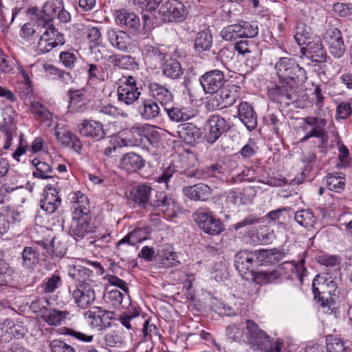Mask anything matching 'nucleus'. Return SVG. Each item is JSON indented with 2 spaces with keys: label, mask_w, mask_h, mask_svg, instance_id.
Instances as JSON below:
<instances>
[{
  "label": "nucleus",
  "mask_w": 352,
  "mask_h": 352,
  "mask_svg": "<svg viewBox=\"0 0 352 352\" xmlns=\"http://www.w3.org/2000/svg\"><path fill=\"white\" fill-rule=\"evenodd\" d=\"M283 256V254L276 249H262L254 252L241 251L236 256L235 267L243 279L266 284L280 278L285 274V271L278 266L272 271L256 272L254 265L274 263L279 261Z\"/></svg>",
  "instance_id": "f257e3e1"
},
{
  "label": "nucleus",
  "mask_w": 352,
  "mask_h": 352,
  "mask_svg": "<svg viewBox=\"0 0 352 352\" xmlns=\"http://www.w3.org/2000/svg\"><path fill=\"white\" fill-rule=\"evenodd\" d=\"M228 339L234 342H245L252 346L253 349L263 352H281L283 342H272L270 337L252 320L246 324H231L226 329Z\"/></svg>",
  "instance_id": "f03ea898"
},
{
  "label": "nucleus",
  "mask_w": 352,
  "mask_h": 352,
  "mask_svg": "<svg viewBox=\"0 0 352 352\" xmlns=\"http://www.w3.org/2000/svg\"><path fill=\"white\" fill-rule=\"evenodd\" d=\"M107 302L115 309H127L120 316L119 320L126 329H132V322L139 316V311L136 307H129L131 305V300L128 292L123 294L118 289H113L108 294Z\"/></svg>",
  "instance_id": "7ed1b4c3"
},
{
  "label": "nucleus",
  "mask_w": 352,
  "mask_h": 352,
  "mask_svg": "<svg viewBox=\"0 0 352 352\" xmlns=\"http://www.w3.org/2000/svg\"><path fill=\"white\" fill-rule=\"evenodd\" d=\"M51 25H37V29H45L42 36L40 37L37 44V50L42 54L49 52L54 47L58 45H63L65 43V38L63 34L60 33L54 26L53 23Z\"/></svg>",
  "instance_id": "20e7f679"
},
{
  "label": "nucleus",
  "mask_w": 352,
  "mask_h": 352,
  "mask_svg": "<svg viewBox=\"0 0 352 352\" xmlns=\"http://www.w3.org/2000/svg\"><path fill=\"white\" fill-rule=\"evenodd\" d=\"M198 227L205 233L217 235L223 230L221 221L207 209H199L193 214Z\"/></svg>",
  "instance_id": "39448f33"
},
{
  "label": "nucleus",
  "mask_w": 352,
  "mask_h": 352,
  "mask_svg": "<svg viewBox=\"0 0 352 352\" xmlns=\"http://www.w3.org/2000/svg\"><path fill=\"white\" fill-rule=\"evenodd\" d=\"M158 16L164 22L183 21L187 15L186 6L177 0L165 1L160 6Z\"/></svg>",
  "instance_id": "423d86ee"
},
{
  "label": "nucleus",
  "mask_w": 352,
  "mask_h": 352,
  "mask_svg": "<svg viewBox=\"0 0 352 352\" xmlns=\"http://www.w3.org/2000/svg\"><path fill=\"white\" fill-rule=\"evenodd\" d=\"M106 37L110 45L118 51L131 52L135 48L134 40L124 30L110 28Z\"/></svg>",
  "instance_id": "0eeeda50"
},
{
  "label": "nucleus",
  "mask_w": 352,
  "mask_h": 352,
  "mask_svg": "<svg viewBox=\"0 0 352 352\" xmlns=\"http://www.w3.org/2000/svg\"><path fill=\"white\" fill-rule=\"evenodd\" d=\"M63 0H47L44 3L41 11L36 8H33L32 14L35 16L36 24L51 25L58 10L63 8Z\"/></svg>",
  "instance_id": "6e6552de"
},
{
  "label": "nucleus",
  "mask_w": 352,
  "mask_h": 352,
  "mask_svg": "<svg viewBox=\"0 0 352 352\" xmlns=\"http://www.w3.org/2000/svg\"><path fill=\"white\" fill-rule=\"evenodd\" d=\"M54 252L51 251V245L40 242L38 247L26 246L21 253V265L26 269H32L39 263L40 254L47 256Z\"/></svg>",
  "instance_id": "1a4fd4ad"
},
{
  "label": "nucleus",
  "mask_w": 352,
  "mask_h": 352,
  "mask_svg": "<svg viewBox=\"0 0 352 352\" xmlns=\"http://www.w3.org/2000/svg\"><path fill=\"white\" fill-rule=\"evenodd\" d=\"M199 82L206 94H214L218 93L228 81L223 72L213 69L202 75L199 78Z\"/></svg>",
  "instance_id": "9d476101"
},
{
  "label": "nucleus",
  "mask_w": 352,
  "mask_h": 352,
  "mask_svg": "<svg viewBox=\"0 0 352 352\" xmlns=\"http://www.w3.org/2000/svg\"><path fill=\"white\" fill-rule=\"evenodd\" d=\"M177 204L175 199L164 192H155L150 200L149 210L161 212L167 217L175 215Z\"/></svg>",
  "instance_id": "9b49d317"
},
{
  "label": "nucleus",
  "mask_w": 352,
  "mask_h": 352,
  "mask_svg": "<svg viewBox=\"0 0 352 352\" xmlns=\"http://www.w3.org/2000/svg\"><path fill=\"white\" fill-rule=\"evenodd\" d=\"M336 283L331 278L324 275H317L312 283V291L315 298H318L321 305L324 307L325 294L334 295L336 290Z\"/></svg>",
  "instance_id": "f8f14e48"
},
{
  "label": "nucleus",
  "mask_w": 352,
  "mask_h": 352,
  "mask_svg": "<svg viewBox=\"0 0 352 352\" xmlns=\"http://www.w3.org/2000/svg\"><path fill=\"white\" fill-rule=\"evenodd\" d=\"M91 219L90 214L72 215L69 234L77 239L94 232L95 226L91 223Z\"/></svg>",
  "instance_id": "ddd939ff"
},
{
  "label": "nucleus",
  "mask_w": 352,
  "mask_h": 352,
  "mask_svg": "<svg viewBox=\"0 0 352 352\" xmlns=\"http://www.w3.org/2000/svg\"><path fill=\"white\" fill-rule=\"evenodd\" d=\"M301 120L312 126L311 130L302 138V141L305 142L311 137L318 138L320 139L321 147L324 148L328 142V134L324 129L327 120L324 118L311 116L302 118Z\"/></svg>",
  "instance_id": "4468645a"
},
{
  "label": "nucleus",
  "mask_w": 352,
  "mask_h": 352,
  "mask_svg": "<svg viewBox=\"0 0 352 352\" xmlns=\"http://www.w3.org/2000/svg\"><path fill=\"white\" fill-rule=\"evenodd\" d=\"M72 296L74 302L81 309L89 307L96 299V293L91 284L76 285Z\"/></svg>",
  "instance_id": "2eb2a0df"
},
{
  "label": "nucleus",
  "mask_w": 352,
  "mask_h": 352,
  "mask_svg": "<svg viewBox=\"0 0 352 352\" xmlns=\"http://www.w3.org/2000/svg\"><path fill=\"white\" fill-rule=\"evenodd\" d=\"M219 92L216 96L218 101L217 107L219 109H224L236 102L239 98L241 87L228 82Z\"/></svg>",
  "instance_id": "dca6fc26"
},
{
  "label": "nucleus",
  "mask_w": 352,
  "mask_h": 352,
  "mask_svg": "<svg viewBox=\"0 0 352 352\" xmlns=\"http://www.w3.org/2000/svg\"><path fill=\"white\" fill-rule=\"evenodd\" d=\"M208 132L205 139L209 144H214L226 131V121L219 115H212L207 120Z\"/></svg>",
  "instance_id": "f3484780"
},
{
  "label": "nucleus",
  "mask_w": 352,
  "mask_h": 352,
  "mask_svg": "<svg viewBox=\"0 0 352 352\" xmlns=\"http://www.w3.org/2000/svg\"><path fill=\"white\" fill-rule=\"evenodd\" d=\"M78 131L85 137L95 139L97 141L104 139L106 133L103 129V124L93 120H85L78 125Z\"/></svg>",
  "instance_id": "a211bd4d"
},
{
  "label": "nucleus",
  "mask_w": 352,
  "mask_h": 352,
  "mask_svg": "<svg viewBox=\"0 0 352 352\" xmlns=\"http://www.w3.org/2000/svg\"><path fill=\"white\" fill-rule=\"evenodd\" d=\"M150 96L156 102H159L163 107L170 105L174 98L173 92L166 86L157 82H150L148 85Z\"/></svg>",
  "instance_id": "6ab92c4d"
},
{
  "label": "nucleus",
  "mask_w": 352,
  "mask_h": 352,
  "mask_svg": "<svg viewBox=\"0 0 352 352\" xmlns=\"http://www.w3.org/2000/svg\"><path fill=\"white\" fill-rule=\"evenodd\" d=\"M324 39L329 45V52L335 58H340L344 53L345 48L341 32L337 28L327 31Z\"/></svg>",
  "instance_id": "aec40b11"
},
{
  "label": "nucleus",
  "mask_w": 352,
  "mask_h": 352,
  "mask_svg": "<svg viewBox=\"0 0 352 352\" xmlns=\"http://www.w3.org/2000/svg\"><path fill=\"white\" fill-rule=\"evenodd\" d=\"M299 50L303 55L307 56L313 62L322 63L325 60L326 52L319 38L307 41L304 45L300 46Z\"/></svg>",
  "instance_id": "412c9836"
},
{
  "label": "nucleus",
  "mask_w": 352,
  "mask_h": 352,
  "mask_svg": "<svg viewBox=\"0 0 352 352\" xmlns=\"http://www.w3.org/2000/svg\"><path fill=\"white\" fill-rule=\"evenodd\" d=\"M69 112L72 113H83L89 108V100L85 95L84 89L69 91Z\"/></svg>",
  "instance_id": "4be33fe9"
},
{
  "label": "nucleus",
  "mask_w": 352,
  "mask_h": 352,
  "mask_svg": "<svg viewBox=\"0 0 352 352\" xmlns=\"http://www.w3.org/2000/svg\"><path fill=\"white\" fill-rule=\"evenodd\" d=\"M43 198L40 201L41 208L50 214L54 213L60 205L61 199L58 195L57 190L51 185H47Z\"/></svg>",
  "instance_id": "5701e85b"
},
{
  "label": "nucleus",
  "mask_w": 352,
  "mask_h": 352,
  "mask_svg": "<svg viewBox=\"0 0 352 352\" xmlns=\"http://www.w3.org/2000/svg\"><path fill=\"white\" fill-rule=\"evenodd\" d=\"M182 192L190 200L204 201L208 200L211 196L212 190L208 185L199 183L184 187Z\"/></svg>",
  "instance_id": "b1692460"
},
{
  "label": "nucleus",
  "mask_w": 352,
  "mask_h": 352,
  "mask_svg": "<svg viewBox=\"0 0 352 352\" xmlns=\"http://www.w3.org/2000/svg\"><path fill=\"white\" fill-rule=\"evenodd\" d=\"M237 116L248 130L252 131L256 127L257 116L253 107L248 102L240 103Z\"/></svg>",
  "instance_id": "393cba45"
},
{
  "label": "nucleus",
  "mask_w": 352,
  "mask_h": 352,
  "mask_svg": "<svg viewBox=\"0 0 352 352\" xmlns=\"http://www.w3.org/2000/svg\"><path fill=\"white\" fill-rule=\"evenodd\" d=\"M116 22L118 25L125 27L131 32H135L140 27L139 17L134 12H130L125 9L116 12Z\"/></svg>",
  "instance_id": "a878e982"
},
{
  "label": "nucleus",
  "mask_w": 352,
  "mask_h": 352,
  "mask_svg": "<svg viewBox=\"0 0 352 352\" xmlns=\"http://www.w3.org/2000/svg\"><path fill=\"white\" fill-rule=\"evenodd\" d=\"M152 188L147 185H139L131 191L133 200L142 208L149 210L150 200L152 198Z\"/></svg>",
  "instance_id": "bb28decb"
},
{
  "label": "nucleus",
  "mask_w": 352,
  "mask_h": 352,
  "mask_svg": "<svg viewBox=\"0 0 352 352\" xmlns=\"http://www.w3.org/2000/svg\"><path fill=\"white\" fill-rule=\"evenodd\" d=\"M177 133L186 144H192L201 136L200 129L190 122L179 124L177 126Z\"/></svg>",
  "instance_id": "cd10ccee"
},
{
  "label": "nucleus",
  "mask_w": 352,
  "mask_h": 352,
  "mask_svg": "<svg viewBox=\"0 0 352 352\" xmlns=\"http://www.w3.org/2000/svg\"><path fill=\"white\" fill-rule=\"evenodd\" d=\"M182 173L187 177H195L199 179H204L210 177H217L219 174L223 173V168L219 164H212L206 166L203 170L186 169Z\"/></svg>",
  "instance_id": "c85d7f7f"
},
{
  "label": "nucleus",
  "mask_w": 352,
  "mask_h": 352,
  "mask_svg": "<svg viewBox=\"0 0 352 352\" xmlns=\"http://www.w3.org/2000/svg\"><path fill=\"white\" fill-rule=\"evenodd\" d=\"M144 160L133 152L126 153L120 161V168L128 172H134L141 169L144 166Z\"/></svg>",
  "instance_id": "c756f323"
},
{
  "label": "nucleus",
  "mask_w": 352,
  "mask_h": 352,
  "mask_svg": "<svg viewBox=\"0 0 352 352\" xmlns=\"http://www.w3.org/2000/svg\"><path fill=\"white\" fill-rule=\"evenodd\" d=\"M145 63L151 67L156 68L162 64L165 54L158 47L152 45H145L142 50Z\"/></svg>",
  "instance_id": "7c9ffc66"
},
{
  "label": "nucleus",
  "mask_w": 352,
  "mask_h": 352,
  "mask_svg": "<svg viewBox=\"0 0 352 352\" xmlns=\"http://www.w3.org/2000/svg\"><path fill=\"white\" fill-rule=\"evenodd\" d=\"M73 204L72 215L89 214V201L87 197L80 191L71 195Z\"/></svg>",
  "instance_id": "2f4dec72"
},
{
  "label": "nucleus",
  "mask_w": 352,
  "mask_h": 352,
  "mask_svg": "<svg viewBox=\"0 0 352 352\" xmlns=\"http://www.w3.org/2000/svg\"><path fill=\"white\" fill-rule=\"evenodd\" d=\"M138 113L142 119L152 120L160 116V109L156 101L146 99L138 107Z\"/></svg>",
  "instance_id": "473e14b6"
},
{
  "label": "nucleus",
  "mask_w": 352,
  "mask_h": 352,
  "mask_svg": "<svg viewBox=\"0 0 352 352\" xmlns=\"http://www.w3.org/2000/svg\"><path fill=\"white\" fill-rule=\"evenodd\" d=\"M162 74L170 79L179 78L183 75V69L179 61L175 58L166 60L162 66Z\"/></svg>",
  "instance_id": "72a5a7b5"
},
{
  "label": "nucleus",
  "mask_w": 352,
  "mask_h": 352,
  "mask_svg": "<svg viewBox=\"0 0 352 352\" xmlns=\"http://www.w3.org/2000/svg\"><path fill=\"white\" fill-rule=\"evenodd\" d=\"M141 95L140 89H132L126 87H118L117 96L118 102L130 105L137 101Z\"/></svg>",
  "instance_id": "f704fd0d"
},
{
  "label": "nucleus",
  "mask_w": 352,
  "mask_h": 352,
  "mask_svg": "<svg viewBox=\"0 0 352 352\" xmlns=\"http://www.w3.org/2000/svg\"><path fill=\"white\" fill-rule=\"evenodd\" d=\"M285 83V80L283 82H280L278 79L277 82L272 83L271 86L268 87L267 94L270 99L275 102L279 103L280 105L286 100Z\"/></svg>",
  "instance_id": "c9c22d12"
},
{
  "label": "nucleus",
  "mask_w": 352,
  "mask_h": 352,
  "mask_svg": "<svg viewBox=\"0 0 352 352\" xmlns=\"http://www.w3.org/2000/svg\"><path fill=\"white\" fill-rule=\"evenodd\" d=\"M287 214L293 215L294 220L300 226L305 228L312 227L316 221L314 214L307 210L294 212L291 209H287Z\"/></svg>",
  "instance_id": "e433bc0d"
},
{
  "label": "nucleus",
  "mask_w": 352,
  "mask_h": 352,
  "mask_svg": "<svg viewBox=\"0 0 352 352\" xmlns=\"http://www.w3.org/2000/svg\"><path fill=\"white\" fill-rule=\"evenodd\" d=\"M68 315L69 312L67 311L45 309L41 316L48 324L57 326L60 324L61 321L66 318Z\"/></svg>",
  "instance_id": "4c0bfd02"
},
{
  "label": "nucleus",
  "mask_w": 352,
  "mask_h": 352,
  "mask_svg": "<svg viewBox=\"0 0 352 352\" xmlns=\"http://www.w3.org/2000/svg\"><path fill=\"white\" fill-rule=\"evenodd\" d=\"M212 44V33L206 29L197 33L195 39V47L199 52L210 50Z\"/></svg>",
  "instance_id": "58836bf2"
},
{
  "label": "nucleus",
  "mask_w": 352,
  "mask_h": 352,
  "mask_svg": "<svg viewBox=\"0 0 352 352\" xmlns=\"http://www.w3.org/2000/svg\"><path fill=\"white\" fill-rule=\"evenodd\" d=\"M92 274V271L82 266L75 267L69 273L70 276L77 282L76 285L91 284L90 277Z\"/></svg>",
  "instance_id": "ea45409f"
},
{
  "label": "nucleus",
  "mask_w": 352,
  "mask_h": 352,
  "mask_svg": "<svg viewBox=\"0 0 352 352\" xmlns=\"http://www.w3.org/2000/svg\"><path fill=\"white\" fill-rule=\"evenodd\" d=\"M164 110L167 113L168 118L176 122H184L190 119V116L186 113L184 108L177 106L169 107L166 106Z\"/></svg>",
  "instance_id": "a19ab883"
},
{
  "label": "nucleus",
  "mask_w": 352,
  "mask_h": 352,
  "mask_svg": "<svg viewBox=\"0 0 352 352\" xmlns=\"http://www.w3.org/2000/svg\"><path fill=\"white\" fill-rule=\"evenodd\" d=\"M32 164L36 167V171L33 173V176L36 178L48 179L52 177L50 174L52 173V167L38 159L34 158L32 161Z\"/></svg>",
  "instance_id": "79ce46f5"
},
{
  "label": "nucleus",
  "mask_w": 352,
  "mask_h": 352,
  "mask_svg": "<svg viewBox=\"0 0 352 352\" xmlns=\"http://www.w3.org/2000/svg\"><path fill=\"white\" fill-rule=\"evenodd\" d=\"M327 185L329 190L340 192L345 186V179L342 173H335L329 175L326 179Z\"/></svg>",
  "instance_id": "37998d69"
},
{
  "label": "nucleus",
  "mask_w": 352,
  "mask_h": 352,
  "mask_svg": "<svg viewBox=\"0 0 352 352\" xmlns=\"http://www.w3.org/2000/svg\"><path fill=\"white\" fill-rule=\"evenodd\" d=\"M160 256L161 257L162 264L164 267H172L177 265L179 263L177 261L176 253L174 252L170 246L162 248L159 251Z\"/></svg>",
  "instance_id": "c03bdc74"
},
{
  "label": "nucleus",
  "mask_w": 352,
  "mask_h": 352,
  "mask_svg": "<svg viewBox=\"0 0 352 352\" xmlns=\"http://www.w3.org/2000/svg\"><path fill=\"white\" fill-rule=\"evenodd\" d=\"M30 110L40 121L45 122L51 120L52 119V113L50 111L38 102H32L31 103Z\"/></svg>",
  "instance_id": "a18cd8bd"
},
{
  "label": "nucleus",
  "mask_w": 352,
  "mask_h": 352,
  "mask_svg": "<svg viewBox=\"0 0 352 352\" xmlns=\"http://www.w3.org/2000/svg\"><path fill=\"white\" fill-rule=\"evenodd\" d=\"M310 28L303 23L297 25L294 38L299 47L304 45L307 41H311Z\"/></svg>",
  "instance_id": "49530a36"
},
{
  "label": "nucleus",
  "mask_w": 352,
  "mask_h": 352,
  "mask_svg": "<svg viewBox=\"0 0 352 352\" xmlns=\"http://www.w3.org/2000/svg\"><path fill=\"white\" fill-rule=\"evenodd\" d=\"M220 35L223 40L226 41H232L241 38L240 27L238 23L227 25L222 29Z\"/></svg>",
  "instance_id": "de8ad7c7"
},
{
  "label": "nucleus",
  "mask_w": 352,
  "mask_h": 352,
  "mask_svg": "<svg viewBox=\"0 0 352 352\" xmlns=\"http://www.w3.org/2000/svg\"><path fill=\"white\" fill-rule=\"evenodd\" d=\"M296 82L294 76L287 75V100H292V103H297L300 95L303 91L299 88L298 85H295Z\"/></svg>",
  "instance_id": "09e8293b"
},
{
  "label": "nucleus",
  "mask_w": 352,
  "mask_h": 352,
  "mask_svg": "<svg viewBox=\"0 0 352 352\" xmlns=\"http://www.w3.org/2000/svg\"><path fill=\"white\" fill-rule=\"evenodd\" d=\"M327 352H346V347L340 338L329 335L326 338Z\"/></svg>",
  "instance_id": "8fccbe9b"
},
{
  "label": "nucleus",
  "mask_w": 352,
  "mask_h": 352,
  "mask_svg": "<svg viewBox=\"0 0 352 352\" xmlns=\"http://www.w3.org/2000/svg\"><path fill=\"white\" fill-rule=\"evenodd\" d=\"M240 27L241 37L254 38L258 33V25L252 22L241 21L238 23Z\"/></svg>",
  "instance_id": "3c124183"
},
{
  "label": "nucleus",
  "mask_w": 352,
  "mask_h": 352,
  "mask_svg": "<svg viewBox=\"0 0 352 352\" xmlns=\"http://www.w3.org/2000/svg\"><path fill=\"white\" fill-rule=\"evenodd\" d=\"M304 259L302 258H300L298 261L294 260L287 261V263H290L292 264V276L291 278L294 279L295 278H298L300 283H302L303 276L305 275V272H307L305 266H304Z\"/></svg>",
  "instance_id": "603ef678"
},
{
  "label": "nucleus",
  "mask_w": 352,
  "mask_h": 352,
  "mask_svg": "<svg viewBox=\"0 0 352 352\" xmlns=\"http://www.w3.org/2000/svg\"><path fill=\"white\" fill-rule=\"evenodd\" d=\"M148 127V124H142L138 123L132 126L129 131L127 136H129L131 140H138L139 146L142 144L143 138L146 133V129Z\"/></svg>",
  "instance_id": "864d4df0"
},
{
  "label": "nucleus",
  "mask_w": 352,
  "mask_h": 352,
  "mask_svg": "<svg viewBox=\"0 0 352 352\" xmlns=\"http://www.w3.org/2000/svg\"><path fill=\"white\" fill-rule=\"evenodd\" d=\"M255 48V45L253 41L248 40H241L234 44V49L241 55H246L251 54Z\"/></svg>",
  "instance_id": "5fc2aeb1"
},
{
  "label": "nucleus",
  "mask_w": 352,
  "mask_h": 352,
  "mask_svg": "<svg viewBox=\"0 0 352 352\" xmlns=\"http://www.w3.org/2000/svg\"><path fill=\"white\" fill-rule=\"evenodd\" d=\"M134 6L148 11H155L162 0H130Z\"/></svg>",
  "instance_id": "6e6d98bb"
},
{
  "label": "nucleus",
  "mask_w": 352,
  "mask_h": 352,
  "mask_svg": "<svg viewBox=\"0 0 352 352\" xmlns=\"http://www.w3.org/2000/svg\"><path fill=\"white\" fill-rule=\"evenodd\" d=\"M62 333L64 335L71 336L76 340L84 342H91L94 338L92 335H88L67 327H64L63 329Z\"/></svg>",
  "instance_id": "4d7b16f0"
},
{
  "label": "nucleus",
  "mask_w": 352,
  "mask_h": 352,
  "mask_svg": "<svg viewBox=\"0 0 352 352\" xmlns=\"http://www.w3.org/2000/svg\"><path fill=\"white\" fill-rule=\"evenodd\" d=\"M104 343L109 346H117L122 342V337L120 331H111L104 337Z\"/></svg>",
  "instance_id": "13d9d810"
},
{
  "label": "nucleus",
  "mask_w": 352,
  "mask_h": 352,
  "mask_svg": "<svg viewBox=\"0 0 352 352\" xmlns=\"http://www.w3.org/2000/svg\"><path fill=\"white\" fill-rule=\"evenodd\" d=\"M100 312H98L96 307H94L91 310H89L85 316H87V317L90 319H91L90 322V325L92 327H96L101 329L103 326H105V324L102 321V315H100Z\"/></svg>",
  "instance_id": "bf43d9fd"
},
{
  "label": "nucleus",
  "mask_w": 352,
  "mask_h": 352,
  "mask_svg": "<svg viewBox=\"0 0 352 352\" xmlns=\"http://www.w3.org/2000/svg\"><path fill=\"white\" fill-rule=\"evenodd\" d=\"M61 284V279L58 274H54L47 279L46 283L43 284V290L46 293H52L55 291Z\"/></svg>",
  "instance_id": "052dcab7"
},
{
  "label": "nucleus",
  "mask_w": 352,
  "mask_h": 352,
  "mask_svg": "<svg viewBox=\"0 0 352 352\" xmlns=\"http://www.w3.org/2000/svg\"><path fill=\"white\" fill-rule=\"evenodd\" d=\"M352 98L348 102H342L336 108L337 116L342 119L347 118L352 113Z\"/></svg>",
  "instance_id": "680f3d73"
},
{
  "label": "nucleus",
  "mask_w": 352,
  "mask_h": 352,
  "mask_svg": "<svg viewBox=\"0 0 352 352\" xmlns=\"http://www.w3.org/2000/svg\"><path fill=\"white\" fill-rule=\"evenodd\" d=\"M12 273V270L9 265L0 259V288L7 285Z\"/></svg>",
  "instance_id": "e2e57ef3"
},
{
  "label": "nucleus",
  "mask_w": 352,
  "mask_h": 352,
  "mask_svg": "<svg viewBox=\"0 0 352 352\" xmlns=\"http://www.w3.org/2000/svg\"><path fill=\"white\" fill-rule=\"evenodd\" d=\"M3 127L8 140L12 138V132L15 130L16 125L14 118L6 112L3 114Z\"/></svg>",
  "instance_id": "0e129e2a"
},
{
  "label": "nucleus",
  "mask_w": 352,
  "mask_h": 352,
  "mask_svg": "<svg viewBox=\"0 0 352 352\" xmlns=\"http://www.w3.org/2000/svg\"><path fill=\"white\" fill-rule=\"evenodd\" d=\"M50 349L52 352H76L72 346L60 340H52Z\"/></svg>",
  "instance_id": "69168bd1"
},
{
  "label": "nucleus",
  "mask_w": 352,
  "mask_h": 352,
  "mask_svg": "<svg viewBox=\"0 0 352 352\" xmlns=\"http://www.w3.org/2000/svg\"><path fill=\"white\" fill-rule=\"evenodd\" d=\"M157 328L156 325L150 324L149 320H145L143 328L142 329V340L144 342L148 341L151 338L152 333H157Z\"/></svg>",
  "instance_id": "338daca9"
},
{
  "label": "nucleus",
  "mask_w": 352,
  "mask_h": 352,
  "mask_svg": "<svg viewBox=\"0 0 352 352\" xmlns=\"http://www.w3.org/2000/svg\"><path fill=\"white\" fill-rule=\"evenodd\" d=\"M175 173V167L170 165L168 168L163 173V174L158 177L157 181L159 183H164L166 184V188L167 190H170L171 188V186L170 184V180Z\"/></svg>",
  "instance_id": "774afa93"
}]
</instances>
